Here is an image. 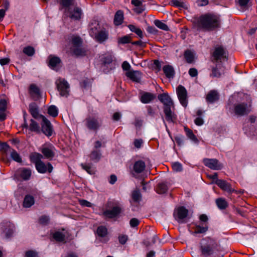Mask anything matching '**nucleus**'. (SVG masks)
Returning <instances> with one entry per match:
<instances>
[{
  "instance_id": "obj_1",
  "label": "nucleus",
  "mask_w": 257,
  "mask_h": 257,
  "mask_svg": "<svg viewBox=\"0 0 257 257\" xmlns=\"http://www.w3.org/2000/svg\"><path fill=\"white\" fill-rule=\"evenodd\" d=\"M193 24L197 31L211 32L220 28L221 20L219 16L208 13L195 18Z\"/></svg>"
},
{
  "instance_id": "obj_2",
  "label": "nucleus",
  "mask_w": 257,
  "mask_h": 257,
  "mask_svg": "<svg viewBox=\"0 0 257 257\" xmlns=\"http://www.w3.org/2000/svg\"><path fill=\"white\" fill-rule=\"evenodd\" d=\"M158 98L164 105L163 110L166 120L169 122H173L176 117L175 113L171 109V106L174 105V103L171 97L168 93H164L159 94Z\"/></svg>"
},
{
  "instance_id": "obj_3",
  "label": "nucleus",
  "mask_w": 257,
  "mask_h": 257,
  "mask_svg": "<svg viewBox=\"0 0 257 257\" xmlns=\"http://www.w3.org/2000/svg\"><path fill=\"white\" fill-rule=\"evenodd\" d=\"M217 242L215 240L207 238L202 240L200 246L201 253L205 257L212 255L217 249Z\"/></svg>"
},
{
  "instance_id": "obj_4",
  "label": "nucleus",
  "mask_w": 257,
  "mask_h": 257,
  "mask_svg": "<svg viewBox=\"0 0 257 257\" xmlns=\"http://www.w3.org/2000/svg\"><path fill=\"white\" fill-rule=\"evenodd\" d=\"M15 230L14 224L10 222L4 221L0 224V233L4 234L7 239H9L13 236Z\"/></svg>"
},
{
  "instance_id": "obj_5",
  "label": "nucleus",
  "mask_w": 257,
  "mask_h": 257,
  "mask_svg": "<svg viewBox=\"0 0 257 257\" xmlns=\"http://www.w3.org/2000/svg\"><path fill=\"white\" fill-rule=\"evenodd\" d=\"M57 89L61 96L67 97L69 94L70 86L64 78H59L56 81Z\"/></svg>"
},
{
  "instance_id": "obj_6",
  "label": "nucleus",
  "mask_w": 257,
  "mask_h": 257,
  "mask_svg": "<svg viewBox=\"0 0 257 257\" xmlns=\"http://www.w3.org/2000/svg\"><path fill=\"white\" fill-rule=\"evenodd\" d=\"M85 125L87 128L94 132H97L102 124V120L100 118L90 116L85 119Z\"/></svg>"
},
{
  "instance_id": "obj_7",
  "label": "nucleus",
  "mask_w": 257,
  "mask_h": 257,
  "mask_svg": "<svg viewBox=\"0 0 257 257\" xmlns=\"http://www.w3.org/2000/svg\"><path fill=\"white\" fill-rule=\"evenodd\" d=\"M40 117L42 119L41 123V132L47 137H50L53 135V127L50 121L44 115H41Z\"/></svg>"
},
{
  "instance_id": "obj_8",
  "label": "nucleus",
  "mask_w": 257,
  "mask_h": 257,
  "mask_svg": "<svg viewBox=\"0 0 257 257\" xmlns=\"http://www.w3.org/2000/svg\"><path fill=\"white\" fill-rule=\"evenodd\" d=\"M32 171L30 168H20L16 171L15 177L18 180L28 181L30 179Z\"/></svg>"
},
{
  "instance_id": "obj_9",
  "label": "nucleus",
  "mask_w": 257,
  "mask_h": 257,
  "mask_svg": "<svg viewBox=\"0 0 257 257\" xmlns=\"http://www.w3.org/2000/svg\"><path fill=\"white\" fill-rule=\"evenodd\" d=\"M250 110L248 108L247 104L244 102L236 104L234 105L233 112L235 115L241 116L248 114Z\"/></svg>"
},
{
  "instance_id": "obj_10",
  "label": "nucleus",
  "mask_w": 257,
  "mask_h": 257,
  "mask_svg": "<svg viewBox=\"0 0 257 257\" xmlns=\"http://www.w3.org/2000/svg\"><path fill=\"white\" fill-rule=\"evenodd\" d=\"M100 61L101 68L103 71L105 73L109 72L112 69L110 64L112 62V56L108 54L102 55Z\"/></svg>"
},
{
  "instance_id": "obj_11",
  "label": "nucleus",
  "mask_w": 257,
  "mask_h": 257,
  "mask_svg": "<svg viewBox=\"0 0 257 257\" xmlns=\"http://www.w3.org/2000/svg\"><path fill=\"white\" fill-rule=\"evenodd\" d=\"M177 94L181 105L184 107H186L188 99L187 92L185 88L182 85H179L177 88Z\"/></svg>"
},
{
  "instance_id": "obj_12",
  "label": "nucleus",
  "mask_w": 257,
  "mask_h": 257,
  "mask_svg": "<svg viewBox=\"0 0 257 257\" xmlns=\"http://www.w3.org/2000/svg\"><path fill=\"white\" fill-rule=\"evenodd\" d=\"M66 15L71 20L78 21L81 18L82 14V10L77 7L74 8H69L65 11Z\"/></svg>"
},
{
  "instance_id": "obj_13",
  "label": "nucleus",
  "mask_w": 257,
  "mask_h": 257,
  "mask_svg": "<svg viewBox=\"0 0 257 257\" xmlns=\"http://www.w3.org/2000/svg\"><path fill=\"white\" fill-rule=\"evenodd\" d=\"M203 163L206 167L213 170H219L223 168L222 165L216 159H205Z\"/></svg>"
},
{
  "instance_id": "obj_14",
  "label": "nucleus",
  "mask_w": 257,
  "mask_h": 257,
  "mask_svg": "<svg viewBox=\"0 0 257 257\" xmlns=\"http://www.w3.org/2000/svg\"><path fill=\"white\" fill-rule=\"evenodd\" d=\"M35 168L38 172L41 174L51 173L53 170V167L50 163L45 164L43 161L36 165Z\"/></svg>"
},
{
  "instance_id": "obj_15",
  "label": "nucleus",
  "mask_w": 257,
  "mask_h": 257,
  "mask_svg": "<svg viewBox=\"0 0 257 257\" xmlns=\"http://www.w3.org/2000/svg\"><path fill=\"white\" fill-rule=\"evenodd\" d=\"M223 74H224V68L222 62L220 61L216 64L215 66L212 67V73L210 74V76L219 78Z\"/></svg>"
},
{
  "instance_id": "obj_16",
  "label": "nucleus",
  "mask_w": 257,
  "mask_h": 257,
  "mask_svg": "<svg viewBox=\"0 0 257 257\" xmlns=\"http://www.w3.org/2000/svg\"><path fill=\"white\" fill-rule=\"evenodd\" d=\"M101 30L98 21L94 20L89 25V33L91 37H94Z\"/></svg>"
},
{
  "instance_id": "obj_17",
  "label": "nucleus",
  "mask_w": 257,
  "mask_h": 257,
  "mask_svg": "<svg viewBox=\"0 0 257 257\" xmlns=\"http://www.w3.org/2000/svg\"><path fill=\"white\" fill-rule=\"evenodd\" d=\"M225 51L224 48L220 46L215 47L212 54L213 60L216 62L219 61L221 58L225 57Z\"/></svg>"
},
{
  "instance_id": "obj_18",
  "label": "nucleus",
  "mask_w": 257,
  "mask_h": 257,
  "mask_svg": "<svg viewBox=\"0 0 257 257\" xmlns=\"http://www.w3.org/2000/svg\"><path fill=\"white\" fill-rule=\"evenodd\" d=\"M215 183L221 189L229 193L233 192L234 190L232 189L229 183L224 180H217Z\"/></svg>"
},
{
  "instance_id": "obj_19",
  "label": "nucleus",
  "mask_w": 257,
  "mask_h": 257,
  "mask_svg": "<svg viewBox=\"0 0 257 257\" xmlns=\"http://www.w3.org/2000/svg\"><path fill=\"white\" fill-rule=\"evenodd\" d=\"M121 211L120 207L114 206L111 210H106L103 212V214L105 216L109 218H113L118 215Z\"/></svg>"
},
{
  "instance_id": "obj_20",
  "label": "nucleus",
  "mask_w": 257,
  "mask_h": 257,
  "mask_svg": "<svg viewBox=\"0 0 257 257\" xmlns=\"http://www.w3.org/2000/svg\"><path fill=\"white\" fill-rule=\"evenodd\" d=\"M188 214V210L184 206L179 207L177 209V216L178 217V222L179 223H182V221L183 219L185 218Z\"/></svg>"
},
{
  "instance_id": "obj_21",
  "label": "nucleus",
  "mask_w": 257,
  "mask_h": 257,
  "mask_svg": "<svg viewBox=\"0 0 257 257\" xmlns=\"http://www.w3.org/2000/svg\"><path fill=\"white\" fill-rule=\"evenodd\" d=\"M163 72L166 77L168 79H173L175 74L173 67L170 65H166L163 67Z\"/></svg>"
},
{
  "instance_id": "obj_22",
  "label": "nucleus",
  "mask_w": 257,
  "mask_h": 257,
  "mask_svg": "<svg viewBox=\"0 0 257 257\" xmlns=\"http://www.w3.org/2000/svg\"><path fill=\"white\" fill-rule=\"evenodd\" d=\"M94 38L98 42L101 43L108 39V33L105 29H102Z\"/></svg>"
},
{
  "instance_id": "obj_23",
  "label": "nucleus",
  "mask_w": 257,
  "mask_h": 257,
  "mask_svg": "<svg viewBox=\"0 0 257 257\" xmlns=\"http://www.w3.org/2000/svg\"><path fill=\"white\" fill-rule=\"evenodd\" d=\"M48 59L49 66L53 70H57L56 67L61 63V59L58 57L52 56V55H50Z\"/></svg>"
},
{
  "instance_id": "obj_24",
  "label": "nucleus",
  "mask_w": 257,
  "mask_h": 257,
  "mask_svg": "<svg viewBox=\"0 0 257 257\" xmlns=\"http://www.w3.org/2000/svg\"><path fill=\"white\" fill-rule=\"evenodd\" d=\"M219 99V95L214 90L210 91L207 94L206 100L210 103H213Z\"/></svg>"
},
{
  "instance_id": "obj_25",
  "label": "nucleus",
  "mask_w": 257,
  "mask_h": 257,
  "mask_svg": "<svg viewBox=\"0 0 257 257\" xmlns=\"http://www.w3.org/2000/svg\"><path fill=\"white\" fill-rule=\"evenodd\" d=\"M29 110L34 118L40 117L41 114L39 113L38 106L35 102H32L29 105Z\"/></svg>"
},
{
  "instance_id": "obj_26",
  "label": "nucleus",
  "mask_w": 257,
  "mask_h": 257,
  "mask_svg": "<svg viewBox=\"0 0 257 257\" xmlns=\"http://www.w3.org/2000/svg\"><path fill=\"white\" fill-rule=\"evenodd\" d=\"M141 73L138 71H128L126 76L131 80L137 82H140L141 80Z\"/></svg>"
},
{
  "instance_id": "obj_27",
  "label": "nucleus",
  "mask_w": 257,
  "mask_h": 257,
  "mask_svg": "<svg viewBox=\"0 0 257 257\" xmlns=\"http://www.w3.org/2000/svg\"><path fill=\"white\" fill-rule=\"evenodd\" d=\"M134 170L138 173H141L143 172L146 168L145 163L142 160H139L136 161L134 165Z\"/></svg>"
},
{
  "instance_id": "obj_28",
  "label": "nucleus",
  "mask_w": 257,
  "mask_h": 257,
  "mask_svg": "<svg viewBox=\"0 0 257 257\" xmlns=\"http://www.w3.org/2000/svg\"><path fill=\"white\" fill-rule=\"evenodd\" d=\"M156 98V95L149 92H145L141 97L140 100L143 103H149Z\"/></svg>"
},
{
  "instance_id": "obj_29",
  "label": "nucleus",
  "mask_w": 257,
  "mask_h": 257,
  "mask_svg": "<svg viewBox=\"0 0 257 257\" xmlns=\"http://www.w3.org/2000/svg\"><path fill=\"white\" fill-rule=\"evenodd\" d=\"M43 158V156L38 153H34L30 156V160L32 163L35 164V166L42 162V159Z\"/></svg>"
},
{
  "instance_id": "obj_30",
  "label": "nucleus",
  "mask_w": 257,
  "mask_h": 257,
  "mask_svg": "<svg viewBox=\"0 0 257 257\" xmlns=\"http://www.w3.org/2000/svg\"><path fill=\"white\" fill-rule=\"evenodd\" d=\"M123 20V13L122 11L119 10L116 12L114 15V24L116 26L121 25Z\"/></svg>"
},
{
  "instance_id": "obj_31",
  "label": "nucleus",
  "mask_w": 257,
  "mask_h": 257,
  "mask_svg": "<svg viewBox=\"0 0 257 257\" xmlns=\"http://www.w3.org/2000/svg\"><path fill=\"white\" fill-rule=\"evenodd\" d=\"M35 203L34 197L30 195H26L23 201V206L25 208L31 207Z\"/></svg>"
},
{
  "instance_id": "obj_32",
  "label": "nucleus",
  "mask_w": 257,
  "mask_h": 257,
  "mask_svg": "<svg viewBox=\"0 0 257 257\" xmlns=\"http://www.w3.org/2000/svg\"><path fill=\"white\" fill-rule=\"evenodd\" d=\"M168 187L167 183L165 182H162L159 183L156 188V192L158 194H163L166 193L168 191Z\"/></svg>"
},
{
  "instance_id": "obj_33",
  "label": "nucleus",
  "mask_w": 257,
  "mask_h": 257,
  "mask_svg": "<svg viewBox=\"0 0 257 257\" xmlns=\"http://www.w3.org/2000/svg\"><path fill=\"white\" fill-rule=\"evenodd\" d=\"M30 121L31 123L29 125L30 130L32 132L40 134L41 133V128L39 124L33 119H31Z\"/></svg>"
},
{
  "instance_id": "obj_34",
  "label": "nucleus",
  "mask_w": 257,
  "mask_h": 257,
  "mask_svg": "<svg viewBox=\"0 0 257 257\" xmlns=\"http://www.w3.org/2000/svg\"><path fill=\"white\" fill-rule=\"evenodd\" d=\"M41 152L45 157L48 159H52L55 155V153L53 150L49 148H43Z\"/></svg>"
},
{
  "instance_id": "obj_35",
  "label": "nucleus",
  "mask_w": 257,
  "mask_h": 257,
  "mask_svg": "<svg viewBox=\"0 0 257 257\" xmlns=\"http://www.w3.org/2000/svg\"><path fill=\"white\" fill-rule=\"evenodd\" d=\"M101 157V153L100 150H94L90 155V159L94 162H98Z\"/></svg>"
},
{
  "instance_id": "obj_36",
  "label": "nucleus",
  "mask_w": 257,
  "mask_h": 257,
  "mask_svg": "<svg viewBox=\"0 0 257 257\" xmlns=\"http://www.w3.org/2000/svg\"><path fill=\"white\" fill-rule=\"evenodd\" d=\"M215 202L218 208L220 210L225 209L228 206L226 201L222 198L216 199Z\"/></svg>"
},
{
  "instance_id": "obj_37",
  "label": "nucleus",
  "mask_w": 257,
  "mask_h": 257,
  "mask_svg": "<svg viewBox=\"0 0 257 257\" xmlns=\"http://www.w3.org/2000/svg\"><path fill=\"white\" fill-rule=\"evenodd\" d=\"M171 3L172 5L174 7L184 9H187L188 8V5L186 3L179 0H172Z\"/></svg>"
},
{
  "instance_id": "obj_38",
  "label": "nucleus",
  "mask_w": 257,
  "mask_h": 257,
  "mask_svg": "<svg viewBox=\"0 0 257 257\" xmlns=\"http://www.w3.org/2000/svg\"><path fill=\"white\" fill-rule=\"evenodd\" d=\"M132 198L134 202L136 203H139L142 199V195L140 190H134L132 192Z\"/></svg>"
},
{
  "instance_id": "obj_39",
  "label": "nucleus",
  "mask_w": 257,
  "mask_h": 257,
  "mask_svg": "<svg viewBox=\"0 0 257 257\" xmlns=\"http://www.w3.org/2000/svg\"><path fill=\"white\" fill-rule=\"evenodd\" d=\"M53 237L58 242H63L65 240V235L60 231H56L53 234Z\"/></svg>"
},
{
  "instance_id": "obj_40",
  "label": "nucleus",
  "mask_w": 257,
  "mask_h": 257,
  "mask_svg": "<svg viewBox=\"0 0 257 257\" xmlns=\"http://www.w3.org/2000/svg\"><path fill=\"white\" fill-rule=\"evenodd\" d=\"M72 51L73 54L77 56H84L86 55V51L81 47L73 48Z\"/></svg>"
},
{
  "instance_id": "obj_41",
  "label": "nucleus",
  "mask_w": 257,
  "mask_h": 257,
  "mask_svg": "<svg viewBox=\"0 0 257 257\" xmlns=\"http://www.w3.org/2000/svg\"><path fill=\"white\" fill-rule=\"evenodd\" d=\"M48 113L50 116L55 117L58 114V109L55 105H52L48 107Z\"/></svg>"
},
{
  "instance_id": "obj_42",
  "label": "nucleus",
  "mask_w": 257,
  "mask_h": 257,
  "mask_svg": "<svg viewBox=\"0 0 257 257\" xmlns=\"http://www.w3.org/2000/svg\"><path fill=\"white\" fill-rule=\"evenodd\" d=\"M184 57H185L186 61L188 63H191L193 61V60H194L193 54L189 50H187L186 51H185Z\"/></svg>"
},
{
  "instance_id": "obj_43",
  "label": "nucleus",
  "mask_w": 257,
  "mask_h": 257,
  "mask_svg": "<svg viewBox=\"0 0 257 257\" xmlns=\"http://www.w3.org/2000/svg\"><path fill=\"white\" fill-rule=\"evenodd\" d=\"M154 24L155 26L158 27V28L164 30V31H168L169 30V27L168 26L164 23L163 22H161L160 20H156L154 21Z\"/></svg>"
},
{
  "instance_id": "obj_44",
  "label": "nucleus",
  "mask_w": 257,
  "mask_h": 257,
  "mask_svg": "<svg viewBox=\"0 0 257 257\" xmlns=\"http://www.w3.org/2000/svg\"><path fill=\"white\" fill-rule=\"evenodd\" d=\"M11 157L15 161L18 163H22V160L20 155L14 149L11 152Z\"/></svg>"
},
{
  "instance_id": "obj_45",
  "label": "nucleus",
  "mask_w": 257,
  "mask_h": 257,
  "mask_svg": "<svg viewBox=\"0 0 257 257\" xmlns=\"http://www.w3.org/2000/svg\"><path fill=\"white\" fill-rule=\"evenodd\" d=\"M97 233L100 237H104L107 234V229L105 226H99L97 229Z\"/></svg>"
},
{
  "instance_id": "obj_46",
  "label": "nucleus",
  "mask_w": 257,
  "mask_h": 257,
  "mask_svg": "<svg viewBox=\"0 0 257 257\" xmlns=\"http://www.w3.org/2000/svg\"><path fill=\"white\" fill-rule=\"evenodd\" d=\"M185 130L187 136L192 141L198 143V140L196 138V136L194 135L193 132L190 129L185 127Z\"/></svg>"
},
{
  "instance_id": "obj_47",
  "label": "nucleus",
  "mask_w": 257,
  "mask_h": 257,
  "mask_svg": "<svg viewBox=\"0 0 257 257\" xmlns=\"http://www.w3.org/2000/svg\"><path fill=\"white\" fill-rule=\"evenodd\" d=\"M23 53L28 56H32L35 54L34 48L30 46L25 47L23 49Z\"/></svg>"
},
{
  "instance_id": "obj_48",
  "label": "nucleus",
  "mask_w": 257,
  "mask_h": 257,
  "mask_svg": "<svg viewBox=\"0 0 257 257\" xmlns=\"http://www.w3.org/2000/svg\"><path fill=\"white\" fill-rule=\"evenodd\" d=\"M132 37L130 35H125L118 39V43L121 44H125L131 43Z\"/></svg>"
},
{
  "instance_id": "obj_49",
  "label": "nucleus",
  "mask_w": 257,
  "mask_h": 257,
  "mask_svg": "<svg viewBox=\"0 0 257 257\" xmlns=\"http://www.w3.org/2000/svg\"><path fill=\"white\" fill-rule=\"evenodd\" d=\"M82 43V39L79 37H74L72 39V44L74 48L80 47Z\"/></svg>"
},
{
  "instance_id": "obj_50",
  "label": "nucleus",
  "mask_w": 257,
  "mask_h": 257,
  "mask_svg": "<svg viewBox=\"0 0 257 257\" xmlns=\"http://www.w3.org/2000/svg\"><path fill=\"white\" fill-rule=\"evenodd\" d=\"M74 0H60V4L63 8H66V10L69 8H72L71 6L73 4Z\"/></svg>"
},
{
  "instance_id": "obj_51",
  "label": "nucleus",
  "mask_w": 257,
  "mask_h": 257,
  "mask_svg": "<svg viewBox=\"0 0 257 257\" xmlns=\"http://www.w3.org/2000/svg\"><path fill=\"white\" fill-rule=\"evenodd\" d=\"M175 141L179 146H182L184 144L185 137L182 135H178L174 137Z\"/></svg>"
},
{
  "instance_id": "obj_52",
  "label": "nucleus",
  "mask_w": 257,
  "mask_h": 257,
  "mask_svg": "<svg viewBox=\"0 0 257 257\" xmlns=\"http://www.w3.org/2000/svg\"><path fill=\"white\" fill-rule=\"evenodd\" d=\"M207 230L208 227L206 225L202 227L200 225H197L194 233L195 234L203 233L206 232Z\"/></svg>"
},
{
  "instance_id": "obj_53",
  "label": "nucleus",
  "mask_w": 257,
  "mask_h": 257,
  "mask_svg": "<svg viewBox=\"0 0 257 257\" xmlns=\"http://www.w3.org/2000/svg\"><path fill=\"white\" fill-rule=\"evenodd\" d=\"M24 257H38V252L35 250H29L25 252Z\"/></svg>"
},
{
  "instance_id": "obj_54",
  "label": "nucleus",
  "mask_w": 257,
  "mask_h": 257,
  "mask_svg": "<svg viewBox=\"0 0 257 257\" xmlns=\"http://www.w3.org/2000/svg\"><path fill=\"white\" fill-rule=\"evenodd\" d=\"M172 166L173 169L175 172H181L182 170V166L179 162H174L172 163Z\"/></svg>"
},
{
  "instance_id": "obj_55",
  "label": "nucleus",
  "mask_w": 257,
  "mask_h": 257,
  "mask_svg": "<svg viewBox=\"0 0 257 257\" xmlns=\"http://www.w3.org/2000/svg\"><path fill=\"white\" fill-rule=\"evenodd\" d=\"M7 101L6 99L0 100V111L5 112L7 109Z\"/></svg>"
},
{
  "instance_id": "obj_56",
  "label": "nucleus",
  "mask_w": 257,
  "mask_h": 257,
  "mask_svg": "<svg viewBox=\"0 0 257 257\" xmlns=\"http://www.w3.org/2000/svg\"><path fill=\"white\" fill-rule=\"evenodd\" d=\"M148 115L154 117L156 114L155 110L150 105L146 106Z\"/></svg>"
},
{
  "instance_id": "obj_57",
  "label": "nucleus",
  "mask_w": 257,
  "mask_h": 257,
  "mask_svg": "<svg viewBox=\"0 0 257 257\" xmlns=\"http://www.w3.org/2000/svg\"><path fill=\"white\" fill-rule=\"evenodd\" d=\"M128 240V236L126 235L121 234L118 236V240L120 244H124Z\"/></svg>"
},
{
  "instance_id": "obj_58",
  "label": "nucleus",
  "mask_w": 257,
  "mask_h": 257,
  "mask_svg": "<svg viewBox=\"0 0 257 257\" xmlns=\"http://www.w3.org/2000/svg\"><path fill=\"white\" fill-rule=\"evenodd\" d=\"M30 90L35 94H39L40 93V90L37 86L35 84H31L30 86Z\"/></svg>"
},
{
  "instance_id": "obj_59",
  "label": "nucleus",
  "mask_w": 257,
  "mask_h": 257,
  "mask_svg": "<svg viewBox=\"0 0 257 257\" xmlns=\"http://www.w3.org/2000/svg\"><path fill=\"white\" fill-rule=\"evenodd\" d=\"M49 221V218L48 216L44 215L42 216L39 219V222L40 224L46 225Z\"/></svg>"
},
{
  "instance_id": "obj_60",
  "label": "nucleus",
  "mask_w": 257,
  "mask_h": 257,
  "mask_svg": "<svg viewBox=\"0 0 257 257\" xmlns=\"http://www.w3.org/2000/svg\"><path fill=\"white\" fill-rule=\"evenodd\" d=\"M146 10V7L142 4L140 6L137 7L135 9V12L137 14H141Z\"/></svg>"
},
{
  "instance_id": "obj_61",
  "label": "nucleus",
  "mask_w": 257,
  "mask_h": 257,
  "mask_svg": "<svg viewBox=\"0 0 257 257\" xmlns=\"http://www.w3.org/2000/svg\"><path fill=\"white\" fill-rule=\"evenodd\" d=\"M154 68L157 71H160L161 69V62L158 60H154L153 61Z\"/></svg>"
},
{
  "instance_id": "obj_62",
  "label": "nucleus",
  "mask_w": 257,
  "mask_h": 257,
  "mask_svg": "<svg viewBox=\"0 0 257 257\" xmlns=\"http://www.w3.org/2000/svg\"><path fill=\"white\" fill-rule=\"evenodd\" d=\"M81 166H82V168L89 174H93L94 173V171L90 166L84 165L83 164H81Z\"/></svg>"
},
{
  "instance_id": "obj_63",
  "label": "nucleus",
  "mask_w": 257,
  "mask_h": 257,
  "mask_svg": "<svg viewBox=\"0 0 257 257\" xmlns=\"http://www.w3.org/2000/svg\"><path fill=\"white\" fill-rule=\"evenodd\" d=\"M139 220L136 218H133L130 220V224L132 227H135L139 224Z\"/></svg>"
},
{
  "instance_id": "obj_64",
  "label": "nucleus",
  "mask_w": 257,
  "mask_h": 257,
  "mask_svg": "<svg viewBox=\"0 0 257 257\" xmlns=\"http://www.w3.org/2000/svg\"><path fill=\"white\" fill-rule=\"evenodd\" d=\"M196 3L198 7H203L207 5L209 1L208 0H197Z\"/></svg>"
}]
</instances>
